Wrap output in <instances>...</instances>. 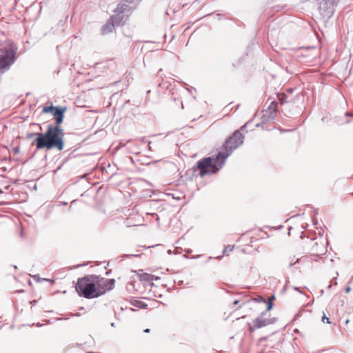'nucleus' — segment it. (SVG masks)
<instances>
[{"instance_id":"1","label":"nucleus","mask_w":353,"mask_h":353,"mask_svg":"<svg viewBox=\"0 0 353 353\" xmlns=\"http://www.w3.org/2000/svg\"><path fill=\"white\" fill-rule=\"evenodd\" d=\"M244 137L240 130L235 131L229 137L222 146V151L219 152L216 157H207L197 163L196 171H199L201 177L206 174H212L219 171L224 165L225 161L234 150L243 144Z\"/></svg>"},{"instance_id":"2","label":"nucleus","mask_w":353,"mask_h":353,"mask_svg":"<svg viewBox=\"0 0 353 353\" xmlns=\"http://www.w3.org/2000/svg\"><path fill=\"white\" fill-rule=\"evenodd\" d=\"M32 145H34L38 150L43 148L47 150L57 148L61 151L64 148L63 130L59 126L50 124L48 125L47 130L44 133H40Z\"/></svg>"},{"instance_id":"3","label":"nucleus","mask_w":353,"mask_h":353,"mask_svg":"<svg viewBox=\"0 0 353 353\" xmlns=\"http://www.w3.org/2000/svg\"><path fill=\"white\" fill-rule=\"evenodd\" d=\"M96 287L95 274H90L78 279L75 290L80 296L90 299L97 298Z\"/></svg>"},{"instance_id":"4","label":"nucleus","mask_w":353,"mask_h":353,"mask_svg":"<svg viewBox=\"0 0 353 353\" xmlns=\"http://www.w3.org/2000/svg\"><path fill=\"white\" fill-rule=\"evenodd\" d=\"M17 47L8 43L0 48V75L8 70L16 60Z\"/></svg>"},{"instance_id":"5","label":"nucleus","mask_w":353,"mask_h":353,"mask_svg":"<svg viewBox=\"0 0 353 353\" xmlns=\"http://www.w3.org/2000/svg\"><path fill=\"white\" fill-rule=\"evenodd\" d=\"M112 19L116 20L117 25H123L131 13V7L125 2H120L114 10Z\"/></svg>"},{"instance_id":"6","label":"nucleus","mask_w":353,"mask_h":353,"mask_svg":"<svg viewBox=\"0 0 353 353\" xmlns=\"http://www.w3.org/2000/svg\"><path fill=\"white\" fill-rule=\"evenodd\" d=\"M115 280L113 279H105L99 275H95V285L97 297L104 294L107 291L114 288Z\"/></svg>"},{"instance_id":"7","label":"nucleus","mask_w":353,"mask_h":353,"mask_svg":"<svg viewBox=\"0 0 353 353\" xmlns=\"http://www.w3.org/2000/svg\"><path fill=\"white\" fill-rule=\"evenodd\" d=\"M267 312H263L260 316L256 318L253 321V325H250L249 330L253 332L256 329H259L271 323L270 320L266 318Z\"/></svg>"},{"instance_id":"8","label":"nucleus","mask_w":353,"mask_h":353,"mask_svg":"<svg viewBox=\"0 0 353 353\" xmlns=\"http://www.w3.org/2000/svg\"><path fill=\"white\" fill-rule=\"evenodd\" d=\"M323 2L320 3L319 9L323 10L325 15H332L334 12V8L338 0H323Z\"/></svg>"},{"instance_id":"9","label":"nucleus","mask_w":353,"mask_h":353,"mask_svg":"<svg viewBox=\"0 0 353 353\" xmlns=\"http://www.w3.org/2000/svg\"><path fill=\"white\" fill-rule=\"evenodd\" d=\"M66 110V108H61L59 106H56L55 109L52 111V114L55 119L56 126H59V125L63 122L64 118V112Z\"/></svg>"},{"instance_id":"10","label":"nucleus","mask_w":353,"mask_h":353,"mask_svg":"<svg viewBox=\"0 0 353 353\" xmlns=\"http://www.w3.org/2000/svg\"><path fill=\"white\" fill-rule=\"evenodd\" d=\"M121 25H117L116 23V20L112 19V16L108 20L106 23L102 27L101 31L103 34H108L112 32L114 26H120Z\"/></svg>"},{"instance_id":"11","label":"nucleus","mask_w":353,"mask_h":353,"mask_svg":"<svg viewBox=\"0 0 353 353\" xmlns=\"http://www.w3.org/2000/svg\"><path fill=\"white\" fill-rule=\"evenodd\" d=\"M154 278V275L148 274V273H141L139 274V279L140 281L145 282V283H149L152 281H153Z\"/></svg>"},{"instance_id":"12","label":"nucleus","mask_w":353,"mask_h":353,"mask_svg":"<svg viewBox=\"0 0 353 353\" xmlns=\"http://www.w3.org/2000/svg\"><path fill=\"white\" fill-rule=\"evenodd\" d=\"M54 109H55V107L53 105L46 106L43 108V113L52 112V111L54 110Z\"/></svg>"},{"instance_id":"13","label":"nucleus","mask_w":353,"mask_h":353,"mask_svg":"<svg viewBox=\"0 0 353 353\" xmlns=\"http://www.w3.org/2000/svg\"><path fill=\"white\" fill-rule=\"evenodd\" d=\"M279 101L281 104H283L285 103H288V101L287 100V96L285 94H283L280 97H279Z\"/></svg>"},{"instance_id":"14","label":"nucleus","mask_w":353,"mask_h":353,"mask_svg":"<svg viewBox=\"0 0 353 353\" xmlns=\"http://www.w3.org/2000/svg\"><path fill=\"white\" fill-rule=\"evenodd\" d=\"M41 132H31V133H28L27 134V138L28 139H31L34 137H36V138H38L39 137V134H40Z\"/></svg>"},{"instance_id":"15","label":"nucleus","mask_w":353,"mask_h":353,"mask_svg":"<svg viewBox=\"0 0 353 353\" xmlns=\"http://www.w3.org/2000/svg\"><path fill=\"white\" fill-rule=\"evenodd\" d=\"M273 307V303L272 302H271V300H268V302H267V312L268 311H270L272 309Z\"/></svg>"},{"instance_id":"16","label":"nucleus","mask_w":353,"mask_h":353,"mask_svg":"<svg viewBox=\"0 0 353 353\" xmlns=\"http://www.w3.org/2000/svg\"><path fill=\"white\" fill-rule=\"evenodd\" d=\"M322 321L323 323H327L328 324L331 323V322L330 321V319L329 318H327L325 314H323V316H322Z\"/></svg>"},{"instance_id":"17","label":"nucleus","mask_w":353,"mask_h":353,"mask_svg":"<svg viewBox=\"0 0 353 353\" xmlns=\"http://www.w3.org/2000/svg\"><path fill=\"white\" fill-rule=\"evenodd\" d=\"M233 248H234V246H232V247H231V246H230V245L227 246V247L224 249V250H223V254H225L228 252H231V251L233 250Z\"/></svg>"},{"instance_id":"18","label":"nucleus","mask_w":353,"mask_h":353,"mask_svg":"<svg viewBox=\"0 0 353 353\" xmlns=\"http://www.w3.org/2000/svg\"><path fill=\"white\" fill-rule=\"evenodd\" d=\"M12 152L14 153V154H18L20 152V148L19 147H15V148H12Z\"/></svg>"},{"instance_id":"19","label":"nucleus","mask_w":353,"mask_h":353,"mask_svg":"<svg viewBox=\"0 0 353 353\" xmlns=\"http://www.w3.org/2000/svg\"><path fill=\"white\" fill-rule=\"evenodd\" d=\"M299 259H296V261L294 263H292V261H291V262L290 263V264H289V266H290V267H292V266H293L294 264H296V263H299Z\"/></svg>"},{"instance_id":"20","label":"nucleus","mask_w":353,"mask_h":353,"mask_svg":"<svg viewBox=\"0 0 353 353\" xmlns=\"http://www.w3.org/2000/svg\"><path fill=\"white\" fill-rule=\"evenodd\" d=\"M33 277H34V279L35 280H37V281H39V276H38V275H34Z\"/></svg>"},{"instance_id":"21","label":"nucleus","mask_w":353,"mask_h":353,"mask_svg":"<svg viewBox=\"0 0 353 353\" xmlns=\"http://www.w3.org/2000/svg\"><path fill=\"white\" fill-rule=\"evenodd\" d=\"M350 290H351L350 287H347V288H345V292H346L347 293H348V292L350 291Z\"/></svg>"},{"instance_id":"22","label":"nucleus","mask_w":353,"mask_h":353,"mask_svg":"<svg viewBox=\"0 0 353 353\" xmlns=\"http://www.w3.org/2000/svg\"><path fill=\"white\" fill-rule=\"evenodd\" d=\"M274 299V296H272L271 297H270L268 299V300H271V302H272V301Z\"/></svg>"},{"instance_id":"23","label":"nucleus","mask_w":353,"mask_h":353,"mask_svg":"<svg viewBox=\"0 0 353 353\" xmlns=\"http://www.w3.org/2000/svg\"><path fill=\"white\" fill-rule=\"evenodd\" d=\"M33 125L38 126L39 130H41V127L39 124L34 123Z\"/></svg>"},{"instance_id":"24","label":"nucleus","mask_w":353,"mask_h":353,"mask_svg":"<svg viewBox=\"0 0 353 353\" xmlns=\"http://www.w3.org/2000/svg\"><path fill=\"white\" fill-rule=\"evenodd\" d=\"M144 332H145V333L150 332V329L147 328V329L144 330Z\"/></svg>"},{"instance_id":"25","label":"nucleus","mask_w":353,"mask_h":353,"mask_svg":"<svg viewBox=\"0 0 353 353\" xmlns=\"http://www.w3.org/2000/svg\"><path fill=\"white\" fill-rule=\"evenodd\" d=\"M345 114H346V116H352V114H350V112H347L345 113Z\"/></svg>"},{"instance_id":"26","label":"nucleus","mask_w":353,"mask_h":353,"mask_svg":"<svg viewBox=\"0 0 353 353\" xmlns=\"http://www.w3.org/2000/svg\"><path fill=\"white\" fill-rule=\"evenodd\" d=\"M238 303H239V301H237V300L234 302V305H237Z\"/></svg>"},{"instance_id":"27","label":"nucleus","mask_w":353,"mask_h":353,"mask_svg":"<svg viewBox=\"0 0 353 353\" xmlns=\"http://www.w3.org/2000/svg\"><path fill=\"white\" fill-rule=\"evenodd\" d=\"M111 326H112V327H115V324H114V323H111Z\"/></svg>"},{"instance_id":"28","label":"nucleus","mask_w":353,"mask_h":353,"mask_svg":"<svg viewBox=\"0 0 353 353\" xmlns=\"http://www.w3.org/2000/svg\"><path fill=\"white\" fill-rule=\"evenodd\" d=\"M245 125H243L241 128V130H243V128H245Z\"/></svg>"},{"instance_id":"29","label":"nucleus","mask_w":353,"mask_h":353,"mask_svg":"<svg viewBox=\"0 0 353 353\" xmlns=\"http://www.w3.org/2000/svg\"><path fill=\"white\" fill-rule=\"evenodd\" d=\"M294 290H297V291H299V288H294Z\"/></svg>"},{"instance_id":"30","label":"nucleus","mask_w":353,"mask_h":353,"mask_svg":"<svg viewBox=\"0 0 353 353\" xmlns=\"http://www.w3.org/2000/svg\"><path fill=\"white\" fill-rule=\"evenodd\" d=\"M336 278H334V283L335 284H336Z\"/></svg>"},{"instance_id":"31","label":"nucleus","mask_w":353,"mask_h":353,"mask_svg":"<svg viewBox=\"0 0 353 353\" xmlns=\"http://www.w3.org/2000/svg\"><path fill=\"white\" fill-rule=\"evenodd\" d=\"M0 193H2V190L0 189Z\"/></svg>"},{"instance_id":"32","label":"nucleus","mask_w":353,"mask_h":353,"mask_svg":"<svg viewBox=\"0 0 353 353\" xmlns=\"http://www.w3.org/2000/svg\"><path fill=\"white\" fill-rule=\"evenodd\" d=\"M352 279H353V276H352V278H351V280H352Z\"/></svg>"}]
</instances>
